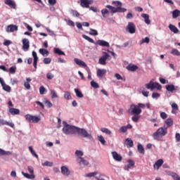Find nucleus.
<instances>
[{"label":"nucleus","mask_w":180,"mask_h":180,"mask_svg":"<svg viewBox=\"0 0 180 180\" xmlns=\"http://www.w3.org/2000/svg\"><path fill=\"white\" fill-rule=\"evenodd\" d=\"M82 37L86 40L87 41L91 43V44H95V41L94 39H92V38H90V37H88V35H82Z\"/></svg>","instance_id":"38"},{"label":"nucleus","mask_w":180,"mask_h":180,"mask_svg":"<svg viewBox=\"0 0 180 180\" xmlns=\"http://www.w3.org/2000/svg\"><path fill=\"white\" fill-rule=\"evenodd\" d=\"M171 107H172V112L173 114L176 113V111L179 110V106L175 103H172Z\"/></svg>","instance_id":"31"},{"label":"nucleus","mask_w":180,"mask_h":180,"mask_svg":"<svg viewBox=\"0 0 180 180\" xmlns=\"http://www.w3.org/2000/svg\"><path fill=\"white\" fill-rule=\"evenodd\" d=\"M90 31L91 32H89L90 35H92V36L98 35V31H96V30H93V28H90Z\"/></svg>","instance_id":"53"},{"label":"nucleus","mask_w":180,"mask_h":180,"mask_svg":"<svg viewBox=\"0 0 180 180\" xmlns=\"http://www.w3.org/2000/svg\"><path fill=\"white\" fill-rule=\"evenodd\" d=\"M169 30L174 34H178L179 32V30L176 27V25H173V24H169Z\"/></svg>","instance_id":"22"},{"label":"nucleus","mask_w":180,"mask_h":180,"mask_svg":"<svg viewBox=\"0 0 180 180\" xmlns=\"http://www.w3.org/2000/svg\"><path fill=\"white\" fill-rule=\"evenodd\" d=\"M112 4L116 6V8H122V4L121 3V1H112Z\"/></svg>","instance_id":"41"},{"label":"nucleus","mask_w":180,"mask_h":180,"mask_svg":"<svg viewBox=\"0 0 180 180\" xmlns=\"http://www.w3.org/2000/svg\"><path fill=\"white\" fill-rule=\"evenodd\" d=\"M74 61L79 66H82L84 68H88L87 65L84 62H83L82 60H81L79 59L75 58L74 60Z\"/></svg>","instance_id":"24"},{"label":"nucleus","mask_w":180,"mask_h":180,"mask_svg":"<svg viewBox=\"0 0 180 180\" xmlns=\"http://www.w3.org/2000/svg\"><path fill=\"white\" fill-rule=\"evenodd\" d=\"M53 52L56 54H58V56H65V52H63V51H60V49L59 48H55L53 49Z\"/></svg>","instance_id":"36"},{"label":"nucleus","mask_w":180,"mask_h":180,"mask_svg":"<svg viewBox=\"0 0 180 180\" xmlns=\"http://www.w3.org/2000/svg\"><path fill=\"white\" fill-rule=\"evenodd\" d=\"M76 133L79 136H80L81 137H83V138L91 139L92 137L91 134H89L87 132V131L86 129H81V128L77 127Z\"/></svg>","instance_id":"4"},{"label":"nucleus","mask_w":180,"mask_h":180,"mask_svg":"<svg viewBox=\"0 0 180 180\" xmlns=\"http://www.w3.org/2000/svg\"><path fill=\"white\" fill-rule=\"evenodd\" d=\"M166 90L169 92H174V91H179V86H174L173 84H169L166 86Z\"/></svg>","instance_id":"14"},{"label":"nucleus","mask_w":180,"mask_h":180,"mask_svg":"<svg viewBox=\"0 0 180 180\" xmlns=\"http://www.w3.org/2000/svg\"><path fill=\"white\" fill-rule=\"evenodd\" d=\"M143 43L149 44L150 38H148V37H146L143 39H141V44H143Z\"/></svg>","instance_id":"57"},{"label":"nucleus","mask_w":180,"mask_h":180,"mask_svg":"<svg viewBox=\"0 0 180 180\" xmlns=\"http://www.w3.org/2000/svg\"><path fill=\"white\" fill-rule=\"evenodd\" d=\"M77 161L79 165H82L84 166H87L89 164V162L87 160H84V158H77Z\"/></svg>","instance_id":"20"},{"label":"nucleus","mask_w":180,"mask_h":180,"mask_svg":"<svg viewBox=\"0 0 180 180\" xmlns=\"http://www.w3.org/2000/svg\"><path fill=\"white\" fill-rule=\"evenodd\" d=\"M170 176L172 177L174 180H180V176L175 172H172Z\"/></svg>","instance_id":"44"},{"label":"nucleus","mask_w":180,"mask_h":180,"mask_svg":"<svg viewBox=\"0 0 180 180\" xmlns=\"http://www.w3.org/2000/svg\"><path fill=\"white\" fill-rule=\"evenodd\" d=\"M75 155L77 157V158H82V156L84 155V153L81 150H76L75 151Z\"/></svg>","instance_id":"58"},{"label":"nucleus","mask_w":180,"mask_h":180,"mask_svg":"<svg viewBox=\"0 0 180 180\" xmlns=\"http://www.w3.org/2000/svg\"><path fill=\"white\" fill-rule=\"evenodd\" d=\"M167 134V128L160 127L153 134L154 140L162 141V137Z\"/></svg>","instance_id":"2"},{"label":"nucleus","mask_w":180,"mask_h":180,"mask_svg":"<svg viewBox=\"0 0 180 180\" xmlns=\"http://www.w3.org/2000/svg\"><path fill=\"white\" fill-rule=\"evenodd\" d=\"M96 44L103 46V47H110L109 42H107V41H103V39H98L96 41Z\"/></svg>","instance_id":"19"},{"label":"nucleus","mask_w":180,"mask_h":180,"mask_svg":"<svg viewBox=\"0 0 180 180\" xmlns=\"http://www.w3.org/2000/svg\"><path fill=\"white\" fill-rule=\"evenodd\" d=\"M32 82V79L30 78H27V82H25L24 83V87H25V89L30 90L31 89L30 82Z\"/></svg>","instance_id":"32"},{"label":"nucleus","mask_w":180,"mask_h":180,"mask_svg":"<svg viewBox=\"0 0 180 180\" xmlns=\"http://www.w3.org/2000/svg\"><path fill=\"white\" fill-rule=\"evenodd\" d=\"M171 54L176 56H180V52L179 51L178 49H172Z\"/></svg>","instance_id":"50"},{"label":"nucleus","mask_w":180,"mask_h":180,"mask_svg":"<svg viewBox=\"0 0 180 180\" xmlns=\"http://www.w3.org/2000/svg\"><path fill=\"white\" fill-rule=\"evenodd\" d=\"M110 57L109 53H105L101 58H99L98 63L101 65H106V60Z\"/></svg>","instance_id":"10"},{"label":"nucleus","mask_w":180,"mask_h":180,"mask_svg":"<svg viewBox=\"0 0 180 180\" xmlns=\"http://www.w3.org/2000/svg\"><path fill=\"white\" fill-rule=\"evenodd\" d=\"M138 69H139V67L136 65H129L127 67V70H128L129 71H131V72H135Z\"/></svg>","instance_id":"30"},{"label":"nucleus","mask_w":180,"mask_h":180,"mask_svg":"<svg viewBox=\"0 0 180 180\" xmlns=\"http://www.w3.org/2000/svg\"><path fill=\"white\" fill-rule=\"evenodd\" d=\"M74 91H75V94H76V96H77V98H82L84 97V95H83L82 93L79 91V89H74Z\"/></svg>","instance_id":"35"},{"label":"nucleus","mask_w":180,"mask_h":180,"mask_svg":"<svg viewBox=\"0 0 180 180\" xmlns=\"http://www.w3.org/2000/svg\"><path fill=\"white\" fill-rule=\"evenodd\" d=\"M107 8H108L112 13H124L127 10V8H116V7H112V6H105Z\"/></svg>","instance_id":"8"},{"label":"nucleus","mask_w":180,"mask_h":180,"mask_svg":"<svg viewBox=\"0 0 180 180\" xmlns=\"http://www.w3.org/2000/svg\"><path fill=\"white\" fill-rule=\"evenodd\" d=\"M42 166L52 167L53 166V162L46 161L44 163H42Z\"/></svg>","instance_id":"62"},{"label":"nucleus","mask_w":180,"mask_h":180,"mask_svg":"<svg viewBox=\"0 0 180 180\" xmlns=\"http://www.w3.org/2000/svg\"><path fill=\"white\" fill-rule=\"evenodd\" d=\"M22 175H24V176L25 177V178H27V179H34V178H35V176H34V174H31V175L30 174H27V173H25V172H22Z\"/></svg>","instance_id":"39"},{"label":"nucleus","mask_w":180,"mask_h":180,"mask_svg":"<svg viewBox=\"0 0 180 180\" xmlns=\"http://www.w3.org/2000/svg\"><path fill=\"white\" fill-rule=\"evenodd\" d=\"M126 30L130 34L136 33V25L134 22H128Z\"/></svg>","instance_id":"9"},{"label":"nucleus","mask_w":180,"mask_h":180,"mask_svg":"<svg viewBox=\"0 0 180 180\" xmlns=\"http://www.w3.org/2000/svg\"><path fill=\"white\" fill-rule=\"evenodd\" d=\"M179 16H180V10H174L172 11V18L174 19H176Z\"/></svg>","instance_id":"34"},{"label":"nucleus","mask_w":180,"mask_h":180,"mask_svg":"<svg viewBox=\"0 0 180 180\" xmlns=\"http://www.w3.org/2000/svg\"><path fill=\"white\" fill-rule=\"evenodd\" d=\"M46 91V90L44 86H41V87H39V94L44 95V94H45Z\"/></svg>","instance_id":"56"},{"label":"nucleus","mask_w":180,"mask_h":180,"mask_svg":"<svg viewBox=\"0 0 180 180\" xmlns=\"http://www.w3.org/2000/svg\"><path fill=\"white\" fill-rule=\"evenodd\" d=\"M4 125H8V127L11 128H14L15 125L12 122H8L5 121L4 120L0 119V127L4 126Z\"/></svg>","instance_id":"21"},{"label":"nucleus","mask_w":180,"mask_h":180,"mask_svg":"<svg viewBox=\"0 0 180 180\" xmlns=\"http://www.w3.org/2000/svg\"><path fill=\"white\" fill-rule=\"evenodd\" d=\"M165 123L167 124V129L171 127L174 124V120L172 118H168L165 120Z\"/></svg>","instance_id":"28"},{"label":"nucleus","mask_w":180,"mask_h":180,"mask_svg":"<svg viewBox=\"0 0 180 180\" xmlns=\"http://www.w3.org/2000/svg\"><path fill=\"white\" fill-rule=\"evenodd\" d=\"M28 149L30 150V152H31V154H32V155L35 158H37V159H39V156L36 153V152L33 150V148L32 146H30L28 148Z\"/></svg>","instance_id":"45"},{"label":"nucleus","mask_w":180,"mask_h":180,"mask_svg":"<svg viewBox=\"0 0 180 180\" xmlns=\"http://www.w3.org/2000/svg\"><path fill=\"white\" fill-rule=\"evenodd\" d=\"M96 174H98V172H92V173H89V174H86V176L93 177V176H95Z\"/></svg>","instance_id":"64"},{"label":"nucleus","mask_w":180,"mask_h":180,"mask_svg":"<svg viewBox=\"0 0 180 180\" xmlns=\"http://www.w3.org/2000/svg\"><path fill=\"white\" fill-rule=\"evenodd\" d=\"M127 148H132L134 146V141L131 139H127L124 141Z\"/></svg>","instance_id":"25"},{"label":"nucleus","mask_w":180,"mask_h":180,"mask_svg":"<svg viewBox=\"0 0 180 180\" xmlns=\"http://www.w3.org/2000/svg\"><path fill=\"white\" fill-rule=\"evenodd\" d=\"M64 98L66 99L67 101L71 100L72 99V96L70 92L66 91L64 93Z\"/></svg>","instance_id":"43"},{"label":"nucleus","mask_w":180,"mask_h":180,"mask_svg":"<svg viewBox=\"0 0 180 180\" xmlns=\"http://www.w3.org/2000/svg\"><path fill=\"white\" fill-rule=\"evenodd\" d=\"M4 4L13 9L16 8V4L13 0H5Z\"/></svg>","instance_id":"15"},{"label":"nucleus","mask_w":180,"mask_h":180,"mask_svg":"<svg viewBox=\"0 0 180 180\" xmlns=\"http://www.w3.org/2000/svg\"><path fill=\"white\" fill-rule=\"evenodd\" d=\"M160 117L162 119V120H165L168 117V115L166 112H160Z\"/></svg>","instance_id":"61"},{"label":"nucleus","mask_w":180,"mask_h":180,"mask_svg":"<svg viewBox=\"0 0 180 180\" xmlns=\"http://www.w3.org/2000/svg\"><path fill=\"white\" fill-rule=\"evenodd\" d=\"M30 49V41L27 38L22 39V49L28 51Z\"/></svg>","instance_id":"13"},{"label":"nucleus","mask_w":180,"mask_h":180,"mask_svg":"<svg viewBox=\"0 0 180 180\" xmlns=\"http://www.w3.org/2000/svg\"><path fill=\"white\" fill-rule=\"evenodd\" d=\"M89 0H80V6L83 8H89Z\"/></svg>","instance_id":"26"},{"label":"nucleus","mask_w":180,"mask_h":180,"mask_svg":"<svg viewBox=\"0 0 180 180\" xmlns=\"http://www.w3.org/2000/svg\"><path fill=\"white\" fill-rule=\"evenodd\" d=\"M63 124H64V127H63L62 131L65 134L70 135V134H76L77 127H76L75 126L69 125L65 122H63Z\"/></svg>","instance_id":"3"},{"label":"nucleus","mask_w":180,"mask_h":180,"mask_svg":"<svg viewBox=\"0 0 180 180\" xmlns=\"http://www.w3.org/2000/svg\"><path fill=\"white\" fill-rule=\"evenodd\" d=\"M112 155L113 159L117 162H121L122 160V157L120 155H119L117 152H112Z\"/></svg>","instance_id":"23"},{"label":"nucleus","mask_w":180,"mask_h":180,"mask_svg":"<svg viewBox=\"0 0 180 180\" xmlns=\"http://www.w3.org/2000/svg\"><path fill=\"white\" fill-rule=\"evenodd\" d=\"M25 120L30 123H38L41 120V117L27 114L25 115Z\"/></svg>","instance_id":"6"},{"label":"nucleus","mask_w":180,"mask_h":180,"mask_svg":"<svg viewBox=\"0 0 180 180\" xmlns=\"http://www.w3.org/2000/svg\"><path fill=\"white\" fill-rule=\"evenodd\" d=\"M18 30V25H13V24H10V25H7V28H6V32H14Z\"/></svg>","instance_id":"11"},{"label":"nucleus","mask_w":180,"mask_h":180,"mask_svg":"<svg viewBox=\"0 0 180 180\" xmlns=\"http://www.w3.org/2000/svg\"><path fill=\"white\" fill-rule=\"evenodd\" d=\"M145 86L147 89H150L151 91H153L154 89H157L158 90H161L162 88L159 83H154L152 81H150L148 84H145Z\"/></svg>","instance_id":"5"},{"label":"nucleus","mask_w":180,"mask_h":180,"mask_svg":"<svg viewBox=\"0 0 180 180\" xmlns=\"http://www.w3.org/2000/svg\"><path fill=\"white\" fill-rule=\"evenodd\" d=\"M8 112H10L13 115H19L20 112V110L16 108H10V110H8Z\"/></svg>","instance_id":"33"},{"label":"nucleus","mask_w":180,"mask_h":180,"mask_svg":"<svg viewBox=\"0 0 180 180\" xmlns=\"http://www.w3.org/2000/svg\"><path fill=\"white\" fill-rule=\"evenodd\" d=\"M91 86H92L94 89H98L99 88V85L98 83L95 82L94 81H91L90 82Z\"/></svg>","instance_id":"54"},{"label":"nucleus","mask_w":180,"mask_h":180,"mask_svg":"<svg viewBox=\"0 0 180 180\" xmlns=\"http://www.w3.org/2000/svg\"><path fill=\"white\" fill-rule=\"evenodd\" d=\"M106 73H107V71L105 70L98 69L96 71V76L99 79H102L104 77V75H105Z\"/></svg>","instance_id":"12"},{"label":"nucleus","mask_w":180,"mask_h":180,"mask_svg":"<svg viewBox=\"0 0 180 180\" xmlns=\"http://www.w3.org/2000/svg\"><path fill=\"white\" fill-rule=\"evenodd\" d=\"M51 63V58H44V64L49 65Z\"/></svg>","instance_id":"60"},{"label":"nucleus","mask_w":180,"mask_h":180,"mask_svg":"<svg viewBox=\"0 0 180 180\" xmlns=\"http://www.w3.org/2000/svg\"><path fill=\"white\" fill-rule=\"evenodd\" d=\"M107 8H108L112 13H124L127 10V8H116V7H112V6H105Z\"/></svg>","instance_id":"7"},{"label":"nucleus","mask_w":180,"mask_h":180,"mask_svg":"<svg viewBox=\"0 0 180 180\" xmlns=\"http://www.w3.org/2000/svg\"><path fill=\"white\" fill-rule=\"evenodd\" d=\"M85 70H86V72H87V75H88L87 79H90V80H92L91 72L89 68H86Z\"/></svg>","instance_id":"48"},{"label":"nucleus","mask_w":180,"mask_h":180,"mask_svg":"<svg viewBox=\"0 0 180 180\" xmlns=\"http://www.w3.org/2000/svg\"><path fill=\"white\" fill-rule=\"evenodd\" d=\"M138 152L141 154H145V149L141 144H138L137 146Z\"/></svg>","instance_id":"37"},{"label":"nucleus","mask_w":180,"mask_h":180,"mask_svg":"<svg viewBox=\"0 0 180 180\" xmlns=\"http://www.w3.org/2000/svg\"><path fill=\"white\" fill-rule=\"evenodd\" d=\"M44 103L46 105V107H48V108H50L53 106V104L49 100H45V101H44Z\"/></svg>","instance_id":"59"},{"label":"nucleus","mask_w":180,"mask_h":180,"mask_svg":"<svg viewBox=\"0 0 180 180\" xmlns=\"http://www.w3.org/2000/svg\"><path fill=\"white\" fill-rule=\"evenodd\" d=\"M60 172L61 174L64 176H69L70 174V171L69 170V169L65 166H63L60 167Z\"/></svg>","instance_id":"18"},{"label":"nucleus","mask_w":180,"mask_h":180,"mask_svg":"<svg viewBox=\"0 0 180 180\" xmlns=\"http://www.w3.org/2000/svg\"><path fill=\"white\" fill-rule=\"evenodd\" d=\"M32 57H34V68H35V70L37 69V62L39 60V58L37 57V52H35V51H32Z\"/></svg>","instance_id":"16"},{"label":"nucleus","mask_w":180,"mask_h":180,"mask_svg":"<svg viewBox=\"0 0 180 180\" xmlns=\"http://www.w3.org/2000/svg\"><path fill=\"white\" fill-rule=\"evenodd\" d=\"M8 71H10V73H11L13 75L15 74L16 72V67L10 68Z\"/></svg>","instance_id":"63"},{"label":"nucleus","mask_w":180,"mask_h":180,"mask_svg":"<svg viewBox=\"0 0 180 180\" xmlns=\"http://www.w3.org/2000/svg\"><path fill=\"white\" fill-rule=\"evenodd\" d=\"M164 161L163 160H158L156 161V162L154 164L153 167L156 168L157 169H159L160 167L163 165Z\"/></svg>","instance_id":"27"},{"label":"nucleus","mask_w":180,"mask_h":180,"mask_svg":"<svg viewBox=\"0 0 180 180\" xmlns=\"http://www.w3.org/2000/svg\"><path fill=\"white\" fill-rule=\"evenodd\" d=\"M101 131L108 135H110L112 134V132L108 129L106 128H101Z\"/></svg>","instance_id":"51"},{"label":"nucleus","mask_w":180,"mask_h":180,"mask_svg":"<svg viewBox=\"0 0 180 180\" xmlns=\"http://www.w3.org/2000/svg\"><path fill=\"white\" fill-rule=\"evenodd\" d=\"M98 140L101 142V143L103 146L105 145L106 141L105 140L103 136H98Z\"/></svg>","instance_id":"46"},{"label":"nucleus","mask_w":180,"mask_h":180,"mask_svg":"<svg viewBox=\"0 0 180 180\" xmlns=\"http://www.w3.org/2000/svg\"><path fill=\"white\" fill-rule=\"evenodd\" d=\"M11 153L9 151H4V150L0 149V155H10Z\"/></svg>","instance_id":"55"},{"label":"nucleus","mask_w":180,"mask_h":180,"mask_svg":"<svg viewBox=\"0 0 180 180\" xmlns=\"http://www.w3.org/2000/svg\"><path fill=\"white\" fill-rule=\"evenodd\" d=\"M50 93L51 98H57L58 97L55 90H51Z\"/></svg>","instance_id":"52"},{"label":"nucleus","mask_w":180,"mask_h":180,"mask_svg":"<svg viewBox=\"0 0 180 180\" xmlns=\"http://www.w3.org/2000/svg\"><path fill=\"white\" fill-rule=\"evenodd\" d=\"M3 86V90H4V91H7V92H11V86H9L8 85L4 84L3 86Z\"/></svg>","instance_id":"47"},{"label":"nucleus","mask_w":180,"mask_h":180,"mask_svg":"<svg viewBox=\"0 0 180 180\" xmlns=\"http://www.w3.org/2000/svg\"><path fill=\"white\" fill-rule=\"evenodd\" d=\"M141 16L144 19V22L146 24H147V25L150 24V20L149 18L148 14H141Z\"/></svg>","instance_id":"29"},{"label":"nucleus","mask_w":180,"mask_h":180,"mask_svg":"<svg viewBox=\"0 0 180 180\" xmlns=\"http://www.w3.org/2000/svg\"><path fill=\"white\" fill-rule=\"evenodd\" d=\"M101 12L103 18H106L105 15L109 13V11L107 8H103Z\"/></svg>","instance_id":"49"},{"label":"nucleus","mask_w":180,"mask_h":180,"mask_svg":"<svg viewBox=\"0 0 180 180\" xmlns=\"http://www.w3.org/2000/svg\"><path fill=\"white\" fill-rule=\"evenodd\" d=\"M32 57H34V68H35V70L37 69V62L39 60V58L37 57V52H35V51H32Z\"/></svg>","instance_id":"17"},{"label":"nucleus","mask_w":180,"mask_h":180,"mask_svg":"<svg viewBox=\"0 0 180 180\" xmlns=\"http://www.w3.org/2000/svg\"><path fill=\"white\" fill-rule=\"evenodd\" d=\"M146 105L143 103H138L137 105L131 104L128 109L127 112L128 113L134 115L131 117V120L134 122H138L141 118V116H139L140 114L142 112L141 109H145Z\"/></svg>","instance_id":"1"},{"label":"nucleus","mask_w":180,"mask_h":180,"mask_svg":"<svg viewBox=\"0 0 180 180\" xmlns=\"http://www.w3.org/2000/svg\"><path fill=\"white\" fill-rule=\"evenodd\" d=\"M39 53H41L42 56H49V51H47V49H44V48H41V49H39Z\"/></svg>","instance_id":"40"},{"label":"nucleus","mask_w":180,"mask_h":180,"mask_svg":"<svg viewBox=\"0 0 180 180\" xmlns=\"http://www.w3.org/2000/svg\"><path fill=\"white\" fill-rule=\"evenodd\" d=\"M70 14L73 16V17H76L78 18L80 16L79 13H78L77 11V10H70Z\"/></svg>","instance_id":"42"}]
</instances>
